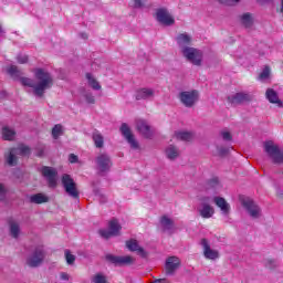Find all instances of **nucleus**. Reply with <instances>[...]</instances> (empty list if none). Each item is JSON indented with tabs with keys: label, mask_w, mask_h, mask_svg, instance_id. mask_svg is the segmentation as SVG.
Instances as JSON below:
<instances>
[{
	"label": "nucleus",
	"mask_w": 283,
	"mask_h": 283,
	"mask_svg": "<svg viewBox=\"0 0 283 283\" xmlns=\"http://www.w3.org/2000/svg\"><path fill=\"white\" fill-rule=\"evenodd\" d=\"M7 72L14 81H20L24 87H32L34 96H38L39 98H43L45 92L52 90L54 85V76H52L45 69L33 70L34 77L38 81L36 83L30 77H22L23 72H21L17 65L9 66Z\"/></svg>",
	"instance_id": "obj_1"
},
{
	"label": "nucleus",
	"mask_w": 283,
	"mask_h": 283,
	"mask_svg": "<svg viewBox=\"0 0 283 283\" xmlns=\"http://www.w3.org/2000/svg\"><path fill=\"white\" fill-rule=\"evenodd\" d=\"M45 258H48L45 247L38 245L27 255L25 264L29 266V269H39L45 263Z\"/></svg>",
	"instance_id": "obj_2"
},
{
	"label": "nucleus",
	"mask_w": 283,
	"mask_h": 283,
	"mask_svg": "<svg viewBox=\"0 0 283 283\" xmlns=\"http://www.w3.org/2000/svg\"><path fill=\"white\" fill-rule=\"evenodd\" d=\"M32 149L30 146L19 145L18 147L9 148L4 154V160L9 167H17L19 165L20 156H30Z\"/></svg>",
	"instance_id": "obj_3"
},
{
	"label": "nucleus",
	"mask_w": 283,
	"mask_h": 283,
	"mask_svg": "<svg viewBox=\"0 0 283 283\" xmlns=\"http://www.w3.org/2000/svg\"><path fill=\"white\" fill-rule=\"evenodd\" d=\"M263 148L265 154L272 160L273 165H283V150L272 140L264 142Z\"/></svg>",
	"instance_id": "obj_4"
},
{
	"label": "nucleus",
	"mask_w": 283,
	"mask_h": 283,
	"mask_svg": "<svg viewBox=\"0 0 283 283\" xmlns=\"http://www.w3.org/2000/svg\"><path fill=\"white\" fill-rule=\"evenodd\" d=\"M62 187L73 200H78L81 192L78 191V187L76 186V181L72 178L71 175L64 174L61 178Z\"/></svg>",
	"instance_id": "obj_5"
},
{
	"label": "nucleus",
	"mask_w": 283,
	"mask_h": 283,
	"mask_svg": "<svg viewBox=\"0 0 283 283\" xmlns=\"http://www.w3.org/2000/svg\"><path fill=\"white\" fill-rule=\"evenodd\" d=\"M178 98L184 107L191 108L200 101V92L198 90L182 91L178 94Z\"/></svg>",
	"instance_id": "obj_6"
},
{
	"label": "nucleus",
	"mask_w": 283,
	"mask_h": 283,
	"mask_svg": "<svg viewBox=\"0 0 283 283\" xmlns=\"http://www.w3.org/2000/svg\"><path fill=\"white\" fill-rule=\"evenodd\" d=\"M181 54L184 59H186V61H188L192 65H196L197 67H200V65H202V59L205 56V53L200 51V49L190 46L188 49H185Z\"/></svg>",
	"instance_id": "obj_7"
},
{
	"label": "nucleus",
	"mask_w": 283,
	"mask_h": 283,
	"mask_svg": "<svg viewBox=\"0 0 283 283\" xmlns=\"http://www.w3.org/2000/svg\"><path fill=\"white\" fill-rule=\"evenodd\" d=\"M40 172L42 174L43 178H45L50 189H56L59 186V170H56L54 167L43 166L40 169Z\"/></svg>",
	"instance_id": "obj_8"
},
{
	"label": "nucleus",
	"mask_w": 283,
	"mask_h": 283,
	"mask_svg": "<svg viewBox=\"0 0 283 283\" xmlns=\"http://www.w3.org/2000/svg\"><path fill=\"white\" fill-rule=\"evenodd\" d=\"M95 164L99 174H107V171H109L114 165L112 163V157L107 153H101L95 158Z\"/></svg>",
	"instance_id": "obj_9"
},
{
	"label": "nucleus",
	"mask_w": 283,
	"mask_h": 283,
	"mask_svg": "<svg viewBox=\"0 0 283 283\" xmlns=\"http://www.w3.org/2000/svg\"><path fill=\"white\" fill-rule=\"evenodd\" d=\"M155 19L160 23L161 25L171 27L176 23V19H174V15L169 13V10L167 8H159L156 10Z\"/></svg>",
	"instance_id": "obj_10"
},
{
	"label": "nucleus",
	"mask_w": 283,
	"mask_h": 283,
	"mask_svg": "<svg viewBox=\"0 0 283 283\" xmlns=\"http://www.w3.org/2000/svg\"><path fill=\"white\" fill-rule=\"evenodd\" d=\"M242 207L245 208L248 211L250 218H253L254 220H258L262 213V209H260V206L253 201L251 198H244L241 200Z\"/></svg>",
	"instance_id": "obj_11"
},
{
	"label": "nucleus",
	"mask_w": 283,
	"mask_h": 283,
	"mask_svg": "<svg viewBox=\"0 0 283 283\" xmlns=\"http://www.w3.org/2000/svg\"><path fill=\"white\" fill-rule=\"evenodd\" d=\"M106 262L109 264H114V266H129L134 262V258L129 255L118 256L114 254H106L105 256Z\"/></svg>",
	"instance_id": "obj_12"
},
{
	"label": "nucleus",
	"mask_w": 283,
	"mask_h": 283,
	"mask_svg": "<svg viewBox=\"0 0 283 283\" xmlns=\"http://www.w3.org/2000/svg\"><path fill=\"white\" fill-rule=\"evenodd\" d=\"M251 101H253V95H251V93L240 92L228 96V103L231 105H242L244 103H251Z\"/></svg>",
	"instance_id": "obj_13"
},
{
	"label": "nucleus",
	"mask_w": 283,
	"mask_h": 283,
	"mask_svg": "<svg viewBox=\"0 0 283 283\" xmlns=\"http://www.w3.org/2000/svg\"><path fill=\"white\" fill-rule=\"evenodd\" d=\"M180 264L178 256H169L165 263L166 275H176V270L180 269Z\"/></svg>",
	"instance_id": "obj_14"
},
{
	"label": "nucleus",
	"mask_w": 283,
	"mask_h": 283,
	"mask_svg": "<svg viewBox=\"0 0 283 283\" xmlns=\"http://www.w3.org/2000/svg\"><path fill=\"white\" fill-rule=\"evenodd\" d=\"M119 129L124 138H126L127 143L130 145L132 149H138V142L136 138H134V134H132L129 126L126 123H123Z\"/></svg>",
	"instance_id": "obj_15"
},
{
	"label": "nucleus",
	"mask_w": 283,
	"mask_h": 283,
	"mask_svg": "<svg viewBox=\"0 0 283 283\" xmlns=\"http://www.w3.org/2000/svg\"><path fill=\"white\" fill-rule=\"evenodd\" d=\"M203 203H201V208L198 209L199 216L203 218L205 220H208L209 218H213V214L216 213V210L213 207H211L209 203V197H206L202 199Z\"/></svg>",
	"instance_id": "obj_16"
},
{
	"label": "nucleus",
	"mask_w": 283,
	"mask_h": 283,
	"mask_svg": "<svg viewBox=\"0 0 283 283\" xmlns=\"http://www.w3.org/2000/svg\"><path fill=\"white\" fill-rule=\"evenodd\" d=\"M126 249L132 252H137V255H139L140 258H147L149 255V253L145 251V249L140 247L138 244V241L135 239L126 241Z\"/></svg>",
	"instance_id": "obj_17"
},
{
	"label": "nucleus",
	"mask_w": 283,
	"mask_h": 283,
	"mask_svg": "<svg viewBox=\"0 0 283 283\" xmlns=\"http://www.w3.org/2000/svg\"><path fill=\"white\" fill-rule=\"evenodd\" d=\"M176 41L180 52L184 53L185 50H188L189 48H191L189 45H191V41H193V39L191 38V35L187 33H180L177 35Z\"/></svg>",
	"instance_id": "obj_18"
},
{
	"label": "nucleus",
	"mask_w": 283,
	"mask_h": 283,
	"mask_svg": "<svg viewBox=\"0 0 283 283\" xmlns=\"http://www.w3.org/2000/svg\"><path fill=\"white\" fill-rule=\"evenodd\" d=\"M136 129L144 136V138H151L153 133H151V127L145 119H137L136 120Z\"/></svg>",
	"instance_id": "obj_19"
},
{
	"label": "nucleus",
	"mask_w": 283,
	"mask_h": 283,
	"mask_svg": "<svg viewBox=\"0 0 283 283\" xmlns=\"http://www.w3.org/2000/svg\"><path fill=\"white\" fill-rule=\"evenodd\" d=\"M201 247H203V255L207 260H218L220 254L216 250H211V245H209V241L207 239L201 240Z\"/></svg>",
	"instance_id": "obj_20"
},
{
	"label": "nucleus",
	"mask_w": 283,
	"mask_h": 283,
	"mask_svg": "<svg viewBox=\"0 0 283 283\" xmlns=\"http://www.w3.org/2000/svg\"><path fill=\"white\" fill-rule=\"evenodd\" d=\"M214 203L217 205V207H219V209L221 210V213L223 216H229V213H231V206L229 205V202H227V200L222 197H214Z\"/></svg>",
	"instance_id": "obj_21"
},
{
	"label": "nucleus",
	"mask_w": 283,
	"mask_h": 283,
	"mask_svg": "<svg viewBox=\"0 0 283 283\" xmlns=\"http://www.w3.org/2000/svg\"><path fill=\"white\" fill-rule=\"evenodd\" d=\"M265 96L269 103H272L273 105H277V107H283L282 99H280V96L277 95V92H275V90L268 88L265 92Z\"/></svg>",
	"instance_id": "obj_22"
},
{
	"label": "nucleus",
	"mask_w": 283,
	"mask_h": 283,
	"mask_svg": "<svg viewBox=\"0 0 283 283\" xmlns=\"http://www.w3.org/2000/svg\"><path fill=\"white\" fill-rule=\"evenodd\" d=\"M136 101H148L154 98V88H139L135 95Z\"/></svg>",
	"instance_id": "obj_23"
},
{
	"label": "nucleus",
	"mask_w": 283,
	"mask_h": 283,
	"mask_svg": "<svg viewBox=\"0 0 283 283\" xmlns=\"http://www.w3.org/2000/svg\"><path fill=\"white\" fill-rule=\"evenodd\" d=\"M29 202H31V205H43L50 202V197L43 193H35L29 197Z\"/></svg>",
	"instance_id": "obj_24"
},
{
	"label": "nucleus",
	"mask_w": 283,
	"mask_h": 283,
	"mask_svg": "<svg viewBox=\"0 0 283 283\" xmlns=\"http://www.w3.org/2000/svg\"><path fill=\"white\" fill-rule=\"evenodd\" d=\"M120 229H123V227L120 226V223L118 222L117 219H113V220L109 221V223H108V231H111V233L115 238L120 235Z\"/></svg>",
	"instance_id": "obj_25"
},
{
	"label": "nucleus",
	"mask_w": 283,
	"mask_h": 283,
	"mask_svg": "<svg viewBox=\"0 0 283 283\" xmlns=\"http://www.w3.org/2000/svg\"><path fill=\"white\" fill-rule=\"evenodd\" d=\"M9 233H10L11 238L17 240L21 233V226H19V223L15 221H10L9 222Z\"/></svg>",
	"instance_id": "obj_26"
},
{
	"label": "nucleus",
	"mask_w": 283,
	"mask_h": 283,
	"mask_svg": "<svg viewBox=\"0 0 283 283\" xmlns=\"http://www.w3.org/2000/svg\"><path fill=\"white\" fill-rule=\"evenodd\" d=\"M166 156H167L168 160H176V158H178V156H180V150L178 149V147H176L174 145H169L166 148Z\"/></svg>",
	"instance_id": "obj_27"
},
{
	"label": "nucleus",
	"mask_w": 283,
	"mask_h": 283,
	"mask_svg": "<svg viewBox=\"0 0 283 283\" xmlns=\"http://www.w3.org/2000/svg\"><path fill=\"white\" fill-rule=\"evenodd\" d=\"M241 25L245 28H253V14L250 12L243 13L240 17Z\"/></svg>",
	"instance_id": "obj_28"
},
{
	"label": "nucleus",
	"mask_w": 283,
	"mask_h": 283,
	"mask_svg": "<svg viewBox=\"0 0 283 283\" xmlns=\"http://www.w3.org/2000/svg\"><path fill=\"white\" fill-rule=\"evenodd\" d=\"M92 138H93L95 147H97V149H102L103 145H105V139H104L103 135L99 132L95 130L93 133Z\"/></svg>",
	"instance_id": "obj_29"
},
{
	"label": "nucleus",
	"mask_w": 283,
	"mask_h": 283,
	"mask_svg": "<svg viewBox=\"0 0 283 283\" xmlns=\"http://www.w3.org/2000/svg\"><path fill=\"white\" fill-rule=\"evenodd\" d=\"M160 224L164 231H171V229H174V220L169 219L167 216L160 218Z\"/></svg>",
	"instance_id": "obj_30"
},
{
	"label": "nucleus",
	"mask_w": 283,
	"mask_h": 283,
	"mask_svg": "<svg viewBox=\"0 0 283 283\" xmlns=\"http://www.w3.org/2000/svg\"><path fill=\"white\" fill-rule=\"evenodd\" d=\"M14 136H17V132H14V129L4 126L2 128V138L3 140H12L14 138Z\"/></svg>",
	"instance_id": "obj_31"
},
{
	"label": "nucleus",
	"mask_w": 283,
	"mask_h": 283,
	"mask_svg": "<svg viewBox=\"0 0 283 283\" xmlns=\"http://www.w3.org/2000/svg\"><path fill=\"white\" fill-rule=\"evenodd\" d=\"M51 134H52V138H54V140H59V138H61V136H63V134H64L63 125H61V124L54 125Z\"/></svg>",
	"instance_id": "obj_32"
},
{
	"label": "nucleus",
	"mask_w": 283,
	"mask_h": 283,
	"mask_svg": "<svg viewBox=\"0 0 283 283\" xmlns=\"http://www.w3.org/2000/svg\"><path fill=\"white\" fill-rule=\"evenodd\" d=\"M86 80L88 81V85L92 87V90L98 91L102 88L101 84L98 81H96V78H94L92 73H86Z\"/></svg>",
	"instance_id": "obj_33"
},
{
	"label": "nucleus",
	"mask_w": 283,
	"mask_h": 283,
	"mask_svg": "<svg viewBox=\"0 0 283 283\" xmlns=\"http://www.w3.org/2000/svg\"><path fill=\"white\" fill-rule=\"evenodd\" d=\"M271 76V67L264 66L263 71L259 75V81H266Z\"/></svg>",
	"instance_id": "obj_34"
},
{
	"label": "nucleus",
	"mask_w": 283,
	"mask_h": 283,
	"mask_svg": "<svg viewBox=\"0 0 283 283\" xmlns=\"http://www.w3.org/2000/svg\"><path fill=\"white\" fill-rule=\"evenodd\" d=\"M65 260L69 266L74 265V262H76V256L70 252V250H65Z\"/></svg>",
	"instance_id": "obj_35"
},
{
	"label": "nucleus",
	"mask_w": 283,
	"mask_h": 283,
	"mask_svg": "<svg viewBox=\"0 0 283 283\" xmlns=\"http://www.w3.org/2000/svg\"><path fill=\"white\" fill-rule=\"evenodd\" d=\"M93 283H107V277L101 273L95 274L92 277Z\"/></svg>",
	"instance_id": "obj_36"
},
{
	"label": "nucleus",
	"mask_w": 283,
	"mask_h": 283,
	"mask_svg": "<svg viewBox=\"0 0 283 283\" xmlns=\"http://www.w3.org/2000/svg\"><path fill=\"white\" fill-rule=\"evenodd\" d=\"M98 233L101 238H104V240H109V238H115L111 230H98Z\"/></svg>",
	"instance_id": "obj_37"
},
{
	"label": "nucleus",
	"mask_w": 283,
	"mask_h": 283,
	"mask_svg": "<svg viewBox=\"0 0 283 283\" xmlns=\"http://www.w3.org/2000/svg\"><path fill=\"white\" fill-rule=\"evenodd\" d=\"M264 266H265V269L273 270V269H275V266H277V262L273 259H266L264 261Z\"/></svg>",
	"instance_id": "obj_38"
},
{
	"label": "nucleus",
	"mask_w": 283,
	"mask_h": 283,
	"mask_svg": "<svg viewBox=\"0 0 283 283\" xmlns=\"http://www.w3.org/2000/svg\"><path fill=\"white\" fill-rule=\"evenodd\" d=\"M84 98L90 105H94V103H96V98H94V95L90 92L84 93Z\"/></svg>",
	"instance_id": "obj_39"
},
{
	"label": "nucleus",
	"mask_w": 283,
	"mask_h": 283,
	"mask_svg": "<svg viewBox=\"0 0 283 283\" xmlns=\"http://www.w3.org/2000/svg\"><path fill=\"white\" fill-rule=\"evenodd\" d=\"M179 140H191V134L187 132H181L177 134Z\"/></svg>",
	"instance_id": "obj_40"
},
{
	"label": "nucleus",
	"mask_w": 283,
	"mask_h": 283,
	"mask_svg": "<svg viewBox=\"0 0 283 283\" xmlns=\"http://www.w3.org/2000/svg\"><path fill=\"white\" fill-rule=\"evenodd\" d=\"M221 137L223 140H226L227 143H231V140H233V137L231 136V133L227 132V130H222L220 133Z\"/></svg>",
	"instance_id": "obj_41"
},
{
	"label": "nucleus",
	"mask_w": 283,
	"mask_h": 283,
	"mask_svg": "<svg viewBox=\"0 0 283 283\" xmlns=\"http://www.w3.org/2000/svg\"><path fill=\"white\" fill-rule=\"evenodd\" d=\"M145 3H147V0H134L133 8L135 9L145 8Z\"/></svg>",
	"instance_id": "obj_42"
},
{
	"label": "nucleus",
	"mask_w": 283,
	"mask_h": 283,
	"mask_svg": "<svg viewBox=\"0 0 283 283\" xmlns=\"http://www.w3.org/2000/svg\"><path fill=\"white\" fill-rule=\"evenodd\" d=\"M218 1L223 6H237V3H240V0H218Z\"/></svg>",
	"instance_id": "obj_43"
},
{
	"label": "nucleus",
	"mask_w": 283,
	"mask_h": 283,
	"mask_svg": "<svg viewBox=\"0 0 283 283\" xmlns=\"http://www.w3.org/2000/svg\"><path fill=\"white\" fill-rule=\"evenodd\" d=\"M36 156L39 157V158H41V157H43L44 155H45V145H39L38 147H36Z\"/></svg>",
	"instance_id": "obj_44"
},
{
	"label": "nucleus",
	"mask_w": 283,
	"mask_h": 283,
	"mask_svg": "<svg viewBox=\"0 0 283 283\" xmlns=\"http://www.w3.org/2000/svg\"><path fill=\"white\" fill-rule=\"evenodd\" d=\"M17 61H18V63L23 65V64L28 63V55L19 54L17 56Z\"/></svg>",
	"instance_id": "obj_45"
},
{
	"label": "nucleus",
	"mask_w": 283,
	"mask_h": 283,
	"mask_svg": "<svg viewBox=\"0 0 283 283\" xmlns=\"http://www.w3.org/2000/svg\"><path fill=\"white\" fill-rule=\"evenodd\" d=\"M6 193H8L6 186H3V184H0V200H6Z\"/></svg>",
	"instance_id": "obj_46"
},
{
	"label": "nucleus",
	"mask_w": 283,
	"mask_h": 283,
	"mask_svg": "<svg viewBox=\"0 0 283 283\" xmlns=\"http://www.w3.org/2000/svg\"><path fill=\"white\" fill-rule=\"evenodd\" d=\"M219 156H227L229 154V148L227 147H217Z\"/></svg>",
	"instance_id": "obj_47"
},
{
	"label": "nucleus",
	"mask_w": 283,
	"mask_h": 283,
	"mask_svg": "<svg viewBox=\"0 0 283 283\" xmlns=\"http://www.w3.org/2000/svg\"><path fill=\"white\" fill-rule=\"evenodd\" d=\"M219 184H220V180L218 179V177H214L209 180L210 187H218Z\"/></svg>",
	"instance_id": "obj_48"
},
{
	"label": "nucleus",
	"mask_w": 283,
	"mask_h": 283,
	"mask_svg": "<svg viewBox=\"0 0 283 283\" xmlns=\"http://www.w3.org/2000/svg\"><path fill=\"white\" fill-rule=\"evenodd\" d=\"M69 161L74 164V163H78V156L74 155V154H71L69 156Z\"/></svg>",
	"instance_id": "obj_49"
},
{
	"label": "nucleus",
	"mask_w": 283,
	"mask_h": 283,
	"mask_svg": "<svg viewBox=\"0 0 283 283\" xmlns=\"http://www.w3.org/2000/svg\"><path fill=\"white\" fill-rule=\"evenodd\" d=\"M60 277H61V280H64L65 282H67V280H70V274L65 273V272H62L60 274Z\"/></svg>",
	"instance_id": "obj_50"
},
{
	"label": "nucleus",
	"mask_w": 283,
	"mask_h": 283,
	"mask_svg": "<svg viewBox=\"0 0 283 283\" xmlns=\"http://www.w3.org/2000/svg\"><path fill=\"white\" fill-rule=\"evenodd\" d=\"M271 1L273 0H256V3H259V6H266V3H271Z\"/></svg>",
	"instance_id": "obj_51"
},
{
	"label": "nucleus",
	"mask_w": 283,
	"mask_h": 283,
	"mask_svg": "<svg viewBox=\"0 0 283 283\" xmlns=\"http://www.w3.org/2000/svg\"><path fill=\"white\" fill-rule=\"evenodd\" d=\"M81 39L87 40V33H80Z\"/></svg>",
	"instance_id": "obj_52"
},
{
	"label": "nucleus",
	"mask_w": 283,
	"mask_h": 283,
	"mask_svg": "<svg viewBox=\"0 0 283 283\" xmlns=\"http://www.w3.org/2000/svg\"><path fill=\"white\" fill-rule=\"evenodd\" d=\"M0 34H3V27L0 25Z\"/></svg>",
	"instance_id": "obj_53"
},
{
	"label": "nucleus",
	"mask_w": 283,
	"mask_h": 283,
	"mask_svg": "<svg viewBox=\"0 0 283 283\" xmlns=\"http://www.w3.org/2000/svg\"><path fill=\"white\" fill-rule=\"evenodd\" d=\"M279 193H281V196H282V191L279 190Z\"/></svg>",
	"instance_id": "obj_54"
}]
</instances>
